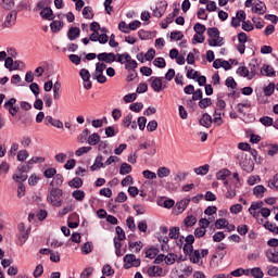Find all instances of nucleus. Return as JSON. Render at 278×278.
I'll list each match as a JSON object with an SVG mask.
<instances>
[{"label": "nucleus", "mask_w": 278, "mask_h": 278, "mask_svg": "<svg viewBox=\"0 0 278 278\" xmlns=\"http://www.w3.org/2000/svg\"><path fill=\"white\" fill-rule=\"evenodd\" d=\"M64 191L60 187L49 188L47 195V201L52 205V207H62V197Z\"/></svg>", "instance_id": "1"}, {"label": "nucleus", "mask_w": 278, "mask_h": 278, "mask_svg": "<svg viewBox=\"0 0 278 278\" xmlns=\"http://www.w3.org/2000/svg\"><path fill=\"white\" fill-rule=\"evenodd\" d=\"M142 264L140 258H137L135 254H126L124 256V268L125 270H129V268H138Z\"/></svg>", "instance_id": "2"}, {"label": "nucleus", "mask_w": 278, "mask_h": 278, "mask_svg": "<svg viewBox=\"0 0 278 278\" xmlns=\"http://www.w3.org/2000/svg\"><path fill=\"white\" fill-rule=\"evenodd\" d=\"M166 10H168V2L166 0H162L156 3L155 9L152 11V16L155 18H162L164 14H166Z\"/></svg>", "instance_id": "3"}, {"label": "nucleus", "mask_w": 278, "mask_h": 278, "mask_svg": "<svg viewBox=\"0 0 278 278\" xmlns=\"http://www.w3.org/2000/svg\"><path fill=\"white\" fill-rule=\"evenodd\" d=\"M3 108L4 110H8L11 116H16L21 110V108L16 105V98H10L7 102H4Z\"/></svg>", "instance_id": "4"}, {"label": "nucleus", "mask_w": 278, "mask_h": 278, "mask_svg": "<svg viewBox=\"0 0 278 278\" xmlns=\"http://www.w3.org/2000/svg\"><path fill=\"white\" fill-rule=\"evenodd\" d=\"M18 16V12L16 10H12L5 16L4 22L2 23V27L5 29L8 27H14L16 25V17Z\"/></svg>", "instance_id": "5"}, {"label": "nucleus", "mask_w": 278, "mask_h": 278, "mask_svg": "<svg viewBox=\"0 0 278 278\" xmlns=\"http://www.w3.org/2000/svg\"><path fill=\"white\" fill-rule=\"evenodd\" d=\"M98 60L105 64H113V62H116V55L114 52H102L98 54Z\"/></svg>", "instance_id": "6"}, {"label": "nucleus", "mask_w": 278, "mask_h": 278, "mask_svg": "<svg viewBox=\"0 0 278 278\" xmlns=\"http://www.w3.org/2000/svg\"><path fill=\"white\" fill-rule=\"evenodd\" d=\"M225 255H227V251H215V254H213L211 262H210V266L211 268H216V266H218V263L215 262V260H220V262H223V260H225Z\"/></svg>", "instance_id": "7"}, {"label": "nucleus", "mask_w": 278, "mask_h": 278, "mask_svg": "<svg viewBox=\"0 0 278 278\" xmlns=\"http://www.w3.org/2000/svg\"><path fill=\"white\" fill-rule=\"evenodd\" d=\"M248 71L250 72V79H253V77L257 75V71H260V63L257 62V59H253L249 63Z\"/></svg>", "instance_id": "8"}, {"label": "nucleus", "mask_w": 278, "mask_h": 278, "mask_svg": "<svg viewBox=\"0 0 278 278\" xmlns=\"http://www.w3.org/2000/svg\"><path fill=\"white\" fill-rule=\"evenodd\" d=\"M240 166L245 173H253V170L255 169V163H253V160L251 159H244L240 163Z\"/></svg>", "instance_id": "9"}, {"label": "nucleus", "mask_w": 278, "mask_h": 278, "mask_svg": "<svg viewBox=\"0 0 278 278\" xmlns=\"http://www.w3.org/2000/svg\"><path fill=\"white\" fill-rule=\"evenodd\" d=\"M212 115L208 113H204L202 117L199 119V125L205 127L206 129H210V127H212Z\"/></svg>", "instance_id": "10"}, {"label": "nucleus", "mask_w": 278, "mask_h": 278, "mask_svg": "<svg viewBox=\"0 0 278 278\" xmlns=\"http://www.w3.org/2000/svg\"><path fill=\"white\" fill-rule=\"evenodd\" d=\"M80 34H81V29H79V27L72 26L67 30V38L71 41L77 40V38H79Z\"/></svg>", "instance_id": "11"}, {"label": "nucleus", "mask_w": 278, "mask_h": 278, "mask_svg": "<svg viewBox=\"0 0 278 278\" xmlns=\"http://www.w3.org/2000/svg\"><path fill=\"white\" fill-rule=\"evenodd\" d=\"M148 81H152L151 88L154 92H160L162 90V78L152 76Z\"/></svg>", "instance_id": "12"}, {"label": "nucleus", "mask_w": 278, "mask_h": 278, "mask_svg": "<svg viewBox=\"0 0 278 278\" xmlns=\"http://www.w3.org/2000/svg\"><path fill=\"white\" fill-rule=\"evenodd\" d=\"M101 168H105V164L103 163V155H98L94 159L93 164L90 166V170H101Z\"/></svg>", "instance_id": "13"}, {"label": "nucleus", "mask_w": 278, "mask_h": 278, "mask_svg": "<svg viewBox=\"0 0 278 278\" xmlns=\"http://www.w3.org/2000/svg\"><path fill=\"white\" fill-rule=\"evenodd\" d=\"M143 149H149L146 152L147 155H155V153H156L155 143H153V144L148 143V142L140 143L138 147V150L142 151Z\"/></svg>", "instance_id": "14"}, {"label": "nucleus", "mask_w": 278, "mask_h": 278, "mask_svg": "<svg viewBox=\"0 0 278 278\" xmlns=\"http://www.w3.org/2000/svg\"><path fill=\"white\" fill-rule=\"evenodd\" d=\"M39 15L45 21H53V18H55V15H53V10L50 7H47L46 9L41 10Z\"/></svg>", "instance_id": "15"}, {"label": "nucleus", "mask_w": 278, "mask_h": 278, "mask_svg": "<svg viewBox=\"0 0 278 278\" xmlns=\"http://www.w3.org/2000/svg\"><path fill=\"white\" fill-rule=\"evenodd\" d=\"M190 201H191L190 197H187L176 203V207H177L179 214H182V212H186V207H188V205H190Z\"/></svg>", "instance_id": "16"}, {"label": "nucleus", "mask_w": 278, "mask_h": 278, "mask_svg": "<svg viewBox=\"0 0 278 278\" xmlns=\"http://www.w3.org/2000/svg\"><path fill=\"white\" fill-rule=\"evenodd\" d=\"M261 75H265V77H275L277 74L275 73V68L268 64H264L261 67Z\"/></svg>", "instance_id": "17"}, {"label": "nucleus", "mask_w": 278, "mask_h": 278, "mask_svg": "<svg viewBox=\"0 0 278 278\" xmlns=\"http://www.w3.org/2000/svg\"><path fill=\"white\" fill-rule=\"evenodd\" d=\"M30 231H31V228L28 227V228L26 229V231H24V232H18V233H17V240H18V242H20V247H23V244H25V242H27V240H29V233H30Z\"/></svg>", "instance_id": "18"}, {"label": "nucleus", "mask_w": 278, "mask_h": 278, "mask_svg": "<svg viewBox=\"0 0 278 278\" xmlns=\"http://www.w3.org/2000/svg\"><path fill=\"white\" fill-rule=\"evenodd\" d=\"M163 269L157 265L150 266L148 268L149 277H162Z\"/></svg>", "instance_id": "19"}, {"label": "nucleus", "mask_w": 278, "mask_h": 278, "mask_svg": "<svg viewBox=\"0 0 278 278\" xmlns=\"http://www.w3.org/2000/svg\"><path fill=\"white\" fill-rule=\"evenodd\" d=\"M63 28H64V22L62 21L55 20L50 23V29L52 34H58V31H62Z\"/></svg>", "instance_id": "20"}, {"label": "nucleus", "mask_w": 278, "mask_h": 278, "mask_svg": "<svg viewBox=\"0 0 278 278\" xmlns=\"http://www.w3.org/2000/svg\"><path fill=\"white\" fill-rule=\"evenodd\" d=\"M266 257L271 264H278V250L273 251L271 249L266 251Z\"/></svg>", "instance_id": "21"}, {"label": "nucleus", "mask_w": 278, "mask_h": 278, "mask_svg": "<svg viewBox=\"0 0 278 278\" xmlns=\"http://www.w3.org/2000/svg\"><path fill=\"white\" fill-rule=\"evenodd\" d=\"M251 10L254 14H266V4L258 0V3L252 7Z\"/></svg>", "instance_id": "22"}, {"label": "nucleus", "mask_w": 278, "mask_h": 278, "mask_svg": "<svg viewBox=\"0 0 278 278\" xmlns=\"http://www.w3.org/2000/svg\"><path fill=\"white\" fill-rule=\"evenodd\" d=\"M128 249L129 251H132V253H140L142 251V241H136V242H128Z\"/></svg>", "instance_id": "23"}, {"label": "nucleus", "mask_w": 278, "mask_h": 278, "mask_svg": "<svg viewBox=\"0 0 278 278\" xmlns=\"http://www.w3.org/2000/svg\"><path fill=\"white\" fill-rule=\"evenodd\" d=\"M229 175H231V170L223 168L216 173V179H218V181H225Z\"/></svg>", "instance_id": "24"}, {"label": "nucleus", "mask_w": 278, "mask_h": 278, "mask_svg": "<svg viewBox=\"0 0 278 278\" xmlns=\"http://www.w3.org/2000/svg\"><path fill=\"white\" fill-rule=\"evenodd\" d=\"M264 192H266V187H264L263 185H257L253 188V194L257 199H263Z\"/></svg>", "instance_id": "25"}, {"label": "nucleus", "mask_w": 278, "mask_h": 278, "mask_svg": "<svg viewBox=\"0 0 278 278\" xmlns=\"http://www.w3.org/2000/svg\"><path fill=\"white\" fill-rule=\"evenodd\" d=\"M207 36L210 37L208 40H218L220 30L217 27L207 28Z\"/></svg>", "instance_id": "26"}, {"label": "nucleus", "mask_w": 278, "mask_h": 278, "mask_svg": "<svg viewBox=\"0 0 278 278\" xmlns=\"http://www.w3.org/2000/svg\"><path fill=\"white\" fill-rule=\"evenodd\" d=\"M263 227L267 231H270V233H273L274 236H278V226H277V224L266 222L265 224H263Z\"/></svg>", "instance_id": "27"}, {"label": "nucleus", "mask_w": 278, "mask_h": 278, "mask_svg": "<svg viewBox=\"0 0 278 278\" xmlns=\"http://www.w3.org/2000/svg\"><path fill=\"white\" fill-rule=\"evenodd\" d=\"M83 17L87 21H92L94 18V12H92V7H85L83 9Z\"/></svg>", "instance_id": "28"}, {"label": "nucleus", "mask_w": 278, "mask_h": 278, "mask_svg": "<svg viewBox=\"0 0 278 278\" xmlns=\"http://www.w3.org/2000/svg\"><path fill=\"white\" fill-rule=\"evenodd\" d=\"M237 75H239L240 77H247V79L249 81H251V74L249 72V67L247 66H240L238 70H237Z\"/></svg>", "instance_id": "29"}, {"label": "nucleus", "mask_w": 278, "mask_h": 278, "mask_svg": "<svg viewBox=\"0 0 278 278\" xmlns=\"http://www.w3.org/2000/svg\"><path fill=\"white\" fill-rule=\"evenodd\" d=\"M160 253V249L152 247L146 251V257L149 260H155Z\"/></svg>", "instance_id": "30"}, {"label": "nucleus", "mask_w": 278, "mask_h": 278, "mask_svg": "<svg viewBox=\"0 0 278 278\" xmlns=\"http://www.w3.org/2000/svg\"><path fill=\"white\" fill-rule=\"evenodd\" d=\"M64 184V176L62 174H55L53 181L50 182V186H56V188L62 187Z\"/></svg>", "instance_id": "31"}, {"label": "nucleus", "mask_w": 278, "mask_h": 278, "mask_svg": "<svg viewBox=\"0 0 278 278\" xmlns=\"http://www.w3.org/2000/svg\"><path fill=\"white\" fill-rule=\"evenodd\" d=\"M68 186L70 188L79 189L81 186H84V180L80 177H75L68 181Z\"/></svg>", "instance_id": "32"}, {"label": "nucleus", "mask_w": 278, "mask_h": 278, "mask_svg": "<svg viewBox=\"0 0 278 278\" xmlns=\"http://www.w3.org/2000/svg\"><path fill=\"white\" fill-rule=\"evenodd\" d=\"M100 140H101V136H99V134L97 132H93L88 137V144H90V147H94L99 144Z\"/></svg>", "instance_id": "33"}, {"label": "nucleus", "mask_w": 278, "mask_h": 278, "mask_svg": "<svg viewBox=\"0 0 278 278\" xmlns=\"http://www.w3.org/2000/svg\"><path fill=\"white\" fill-rule=\"evenodd\" d=\"M208 46L210 47H223L225 45V38L218 36L217 40L215 39H207Z\"/></svg>", "instance_id": "34"}, {"label": "nucleus", "mask_w": 278, "mask_h": 278, "mask_svg": "<svg viewBox=\"0 0 278 278\" xmlns=\"http://www.w3.org/2000/svg\"><path fill=\"white\" fill-rule=\"evenodd\" d=\"M189 260L192 264H199V260H201V252L199 250H193L189 254Z\"/></svg>", "instance_id": "35"}, {"label": "nucleus", "mask_w": 278, "mask_h": 278, "mask_svg": "<svg viewBox=\"0 0 278 278\" xmlns=\"http://www.w3.org/2000/svg\"><path fill=\"white\" fill-rule=\"evenodd\" d=\"M156 175L160 179H164V177H168L170 175V169L168 167H159Z\"/></svg>", "instance_id": "36"}, {"label": "nucleus", "mask_w": 278, "mask_h": 278, "mask_svg": "<svg viewBox=\"0 0 278 278\" xmlns=\"http://www.w3.org/2000/svg\"><path fill=\"white\" fill-rule=\"evenodd\" d=\"M275 83H269L268 86L263 89L265 97H273V94H275Z\"/></svg>", "instance_id": "37"}, {"label": "nucleus", "mask_w": 278, "mask_h": 278, "mask_svg": "<svg viewBox=\"0 0 278 278\" xmlns=\"http://www.w3.org/2000/svg\"><path fill=\"white\" fill-rule=\"evenodd\" d=\"M17 121H21L22 125L31 123V117L27 113H18Z\"/></svg>", "instance_id": "38"}, {"label": "nucleus", "mask_w": 278, "mask_h": 278, "mask_svg": "<svg viewBox=\"0 0 278 278\" xmlns=\"http://www.w3.org/2000/svg\"><path fill=\"white\" fill-rule=\"evenodd\" d=\"M215 227H216V229H225V228L229 227V220H227L225 218L216 219Z\"/></svg>", "instance_id": "39"}, {"label": "nucleus", "mask_w": 278, "mask_h": 278, "mask_svg": "<svg viewBox=\"0 0 278 278\" xmlns=\"http://www.w3.org/2000/svg\"><path fill=\"white\" fill-rule=\"evenodd\" d=\"M72 197L75 199V201H84V199H86V192L77 189L72 192Z\"/></svg>", "instance_id": "40"}, {"label": "nucleus", "mask_w": 278, "mask_h": 278, "mask_svg": "<svg viewBox=\"0 0 278 278\" xmlns=\"http://www.w3.org/2000/svg\"><path fill=\"white\" fill-rule=\"evenodd\" d=\"M60 88H62V84L60 81H55L52 89H53V99L59 101L60 99Z\"/></svg>", "instance_id": "41"}, {"label": "nucleus", "mask_w": 278, "mask_h": 278, "mask_svg": "<svg viewBox=\"0 0 278 278\" xmlns=\"http://www.w3.org/2000/svg\"><path fill=\"white\" fill-rule=\"evenodd\" d=\"M195 175H207V173H210V166L207 164L200 166V167H195L194 169Z\"/></svg>", "instance_id": "42"}, {"label": "nucleus", "mask_w": 278, "mask_h": 278, "mask_svg": "<svg viewBox=\"0 0 278 278\" xmlns=\"http://www.w3.org/2000/svg\"><path fill=\"white\" fill-rule=\"evenodd\" d=\"M152 34L153 33L144 29L138 30V37L140 38V40H151Z\"/></svg>", "instance_id": "43"}, {"label": "nucleus", "mask_w": 278, "mask_h": 278, "mask_svg": "<svg viewBox=\"0 0 278 278\" xmlns=\"http://www.w3.org/2000/svg\"><path fill=\"white\" fill-rule=\"evenodd\" d=\"M81 253H83V255H90V253H92V242L91 241H87L86 243H84V245L81 247Z\"/></svg>", "instance_id": "44"}, {"label": "nucleus", "mask_w": 278, "mask_h": 278, "mask_svg": "<svg viewBox=\"0 0 278 278\" xmlns=\"http://www.w3.org/2000/svg\"><path fill=\"white\" fill-rule=\"evenodd\" d=\"M55 175H58V169H55V167L47 168L43 172L46 179H52V177H55Z\"/></svg>", "instance_id": "45"}, {"label": "nucleus", "mask_w": 278, "mask_h": 278, "mask_svg": "<svg viewBox=\"0 0 278 278\" xmlns=\"http://www.w3.org/2000/svg\"><path fill=\"white\" fill-rule=\"evenodd\" d=\"M132 168L129 163H123L119 167V175H129L131 173Z\"/></svg>", "instance_id": "46"}, {"label": "nucleus", "mask_w": 278, "mask_h": 278, "mask_svg": "<svg viewBox=\"0 0 278 278\" xmlns=\"http://www.w3.org/2000/svg\"><path fill=\"white\" fill-rule=\"evenodd\" d=\"M175 262H177V254L168 253L167 255H165V264L167 266H172V264H175Z\"/></svg>", "instance_id": "47"}, {"label": "nucleus", "mask_w": 278, "mask_h": 278, "mask_svg": "<svg viewBox=\"0 0 278 278\" xmlns=\"http://www.w3.org/2000/svg\"><path fill=\"white\" fill-rule=\"evenodd\" d=\"M206 29L207 28L205 27V25H203L201 23H197L193 26V31H195V34H198L200 36H203V34H205Z\"/></svg>", "instance_id": "48"}, {"label": "nucleus", "mask_w": 278, "mask_h": 278, "mask_svg": "<svg viewBox=\"0 0 278 278\" xmlns=\"http://www.w3.org/2000/svg\"><path fill=\"white\" fill-rule=\"evenodd\" d=\"M210 105H212V98H202L200 101H199V108L201 110H205L207 108H210Z\"/></svg>", "instance_id": "49"}, {"label": "nucleus", "mask_w": 278, "mask_h": 278, "mask_svg": "<svg viewBox=\"0 0 278 278\" xmlns=\"http://www.w3.org/2000/svg\"><path fill=\"white\" fill-rule=\"evenodd\" d=\"M0 5L3 10H12L14 8V0H0Z\"/></svg>", "instance_id": "50"}, {"label": "nucleus", "mask_w": 278, "mask_h": 278, "mask_svg": "<svg viewBox=\"0 0 278 278\" xmlns=\"http://www.w3.org/2000/svg\"><path fill=\"white\" fill-rule=\"evenodd\" d=\"M12 179L15 180L16 184H23V181H27V174H13Z\"/></svg>", "instance_id": "51"}, {"label": "nucleus", "mask_w": 278, "mask_h": 278, "mask_svg": "<svg viewBox=\"0 0 278 278\" xmlns=\"http://www.w3.org/2000/svg\"><path fill=\"white\" fill-rule=\"evenodd\" d=\"M186 227H194L197 225V217L194 215H189L184 219Z\"/></svg>", "instance_id": "52"}, {"label": "nucleus", "mask_w": 278, "mask_h": 278, "mask_svg": "<svg viewBox=\"0 0 278 278\" xmlns=\"http://www.w3.org/2000/svg\"><path fill=\"white\" fill-rule=\"evenodd\" d=\"M252 23H254L256 29H264V25H266L262 17H252Z\"/></svg>", "instance_id": "53"}, {"label": "nucleus", "mask_w": 278, "mask_h": 278, "mask_svg": "<svg viewBox=\"0 0 278 278\" xmlns=\"http://www.w3.org/2000/svg\"><path fill=\"white\" fill-rule=\"evenodd\" d=\"M168 237L170 238V240L179 239V227H170Z\"/></svg>", "instance_id": "54"}, {"label": "nucleus", "mask_w": 278, "mask_h": 278, "mask_svg": "<svg viewBox=\"0 0 278 278\" xmlns=\"http://www.w3.org/2000/svg\"><path fill=\"white\" fill-rule=\"evenodd\" d=\"M260 123H262L264 127H273V123H275V121L270 116H263L260 118Z\"/></svg>", "instance_id": "55"}, {"label": "nucleus", "mask_w": 278, "mask_h": 278, "mask_svg": "<svg viewBox=\"0 0 278 278\" xmlns=\"http://www.w3.org/2000/svg\"><path fill=\"white\" fill-rule=\"evenodd\" d=\"M225 84L227 88H231V90H236V88H238V83H236V79L231 76L226 78Z\"/></svg>", "instance_id": "56"}, {"label": "nucleus", "mask_w": 278, "mask_h": 278, "mask_svg": "<svg viewBox=\"0 0 278 278\" xmlns=\"http://www.w3.org/2000/svg\"><path fill=\"white\" fill-rule=\"evenodd\" d=\"M250 273H251L252 277H254V278H263L264 277V271L260 267L251 268Z\"/></svg>", "instance_id": "57"}, {"label": "nucleus", "mask_w": 278, "mask_h": 278, "mask_svg": "<svg viewBox=\"0 0 278 278\" xmlns=\"http://www.w3.org/2000/svg\"><path fill=\"white\" fill-rule=\"evenodd\" d=\"M201 74L197 72L194 68L189 67L187 71L186 77L187 79H197Z\"/></svg>", "instance_id": "58"}, {"label": "nucleus", "mask_w": 278, "mask_h": 278, "mask_svg": "<svg viewBox=\"0 0 278 278\" xmlns=\"http://www.w3.org/2000/svg\"><path fill=\"white\" fill-rule=\"evenodd\" d=\"M154 66H156V68H166V60H164V58H156L153 61Z\"/></svg>", "instance_id": "59"}, {"label": "nucleus", "mask_w": 278, "mask_h": 278, "mask_svg": "<svg viewBox=\"0 0 278 278\" xmlns=\"http://www.w3.org/2000/svg\"><path fill=\"white\" fill-rule=\"evenodd\" d=\"M142 108H144V104H142V102H135L132 104L129 105V110H131V112H142Z\"/></svg>", "instance_id": "60"}, {"label": "nucleus", "mask_w": 278, "mask_h": 278, "mask_svg": "<svg viewBox=\"0 0 278 278\" xmlns=\"http://www.w3.org/2000/svg\"><path fill=\"white\" fill-rule=\"evenodd\" d=\"M138 68V61H129L128 63L125 64V70L128 72L136 71Z\"/></svg>", "instance_id": "61"}, {"label": "nucleus", "mask_w": 278, "mask_h": 278, "mask_svg": "<svg viewBox=\"0 0 278 278\" xmlns=\"http://www.w3.org/2000/svg\"><path fill=\"white\" fill-rule=\"evenodd\" d=\"M170 40H184V33H181V30L172 31Z\"/></svg>", "instance_id": "62"}, {"label": "nucleus", "mask_w": 278, "mask_h": 278, "mask_svg": "<svg viewBox=\"0 0 278 278\" xmlns=\"http://www.w3.org/2000/svg\"><path fill=\"white\" fill-rule=\"evenodd\" d=\"M92 79H96L98 84H105L108 77L103 74H92Z\"/></svg>", "instance_id": "63"}, {"label": "nucleus", "mask_w": 278, "mask_h": 278, "mask_svg": "<svg viewBox=\"0 0 278 278\" xmlns=\"http://www.w3.org/2000/svg\"><path fill=\"white\" fill-rule=\"evenodd\" d=\"M268 188H278V174L268 181Z\"/></svg>", "instance_id": "64"}]
</instances>
